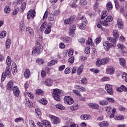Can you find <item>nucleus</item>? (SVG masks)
<instances>
[{
  "label": "nucleus",
  "mask_w": 127,
  "mask_h": 127,
  "mask_svg": "<svg viewBox=\"0 0 127 127\" xmlns=\"http://www.w3.org/2000/svg\"><path fill=\"white\" fill-rule=\"evenodd\" d=\"M43 50V48L42 46L40 45V43H38L36 44V48L34 49L32 52V55L35 56H37V55H39L42 52Z\"/></svg>",
  "instance_id": "1"
},
{
  "label": "nucleus",
  "mask_w": 127,
  "mask_h": 127,
  "mask_svg": "<svg viewBox=\"0 0 127 127\" xmlns=\"http://www.w3.org/2000/svg\"><path fill=\"white\" fill-rule=\"evenodd\" d=\"M11 70H10V67L7 66L5 69V72H3L2 73L1 77V82H3L4 80H5V77H7L8 79L10 78L11 75Z\"/></svg>",
  "instance_id": "2"
},
{
  "label": "nucleus",
  "mask_w": 127,
  "mask_h": 127,
  "mask_svg": "<svg viewBox=\"0 0 127 127\" xmlns=\"http://www.w3.org/2000/svg\"><path fill=\"white\" fill-rule=\"evenodd\" d=\"M62 93V90L56 88L53 89V97L54 99L56 101H58V102H60L61 101L60 99V95H61V93Z\"/></svg>",
  "instance_id": "3"
},
{
  "label": "nucleus",
  "mask_w": 127,
  "mask_h": 127,
  "mask_svg": "<svg viewBox=\"0 0 127 127\" xmlns=\"http://www.w3.org/2000/svg\"><path fill=\"white\" fill-rule=\"evenodd\" d=\"M81 20L82 22L78 25V27L80 29L84 30L86 28V24H87V19L84 16H82L80 19Z\"/></svg>",
  "instance_id": "4"
},
{
  "label": "nucleus",
  "mask_w": 127,
  "mask_h": 127,
  "mask_svg": "<svg viewBox=\"0 0 127 127\" xmlns=\"http://www.w3.org/2000/svg\"><path fill=\"white\" fill-rule=\"evenodd\" d=\"M103 47L105 51H109L110 48L115 47V45L112 43H109V42L107 41H105L103 42Z\"/></svg>",
  "instance_id": "5"
},
{
  "label": "nucleus",
  "mask_w": 127,
  "mask_h": 127,
  "mask_svg": "<svg viewBox=\"0 0 127 127\" xmlns=\"http://www.w3.org/2000/svg\"><path fill=\"white\" fill-rule=\"evenodd\" d=\"M114 3L115 5V7L117 9H119L120 8V12L121 13H123L125 12V5H122L120 6V4H119V1H118V0H114Z\"/></svg>",
  "instance_id": "6"
},
{
  "label": "nucleus",
  "mask_w": 127,
  "mask_h": 127,
  "mask_svg": "<svg viewBox=\"0 0 127 127\" xmlns=\"http://www.w3.org/2000/svg\"><path fill=\"white\" fill-rule=\"evenodd\" d=\"M64 102L66 105H72L74 103L73 98L70 96H66L64 98Z\"/></svg>",
  "instance_id": "7"
},
{
  "label": "nucleus",
  "mask_w": 127,
  "mask_h": 127,
  "mask_svg": "<svg viewBox=\"0 0 127 127\" xmlns=\"http://www.w3.org/2000/svg\"><path fill=\"white\" fill-rule=\"evenodd\" d=\"M49 118L51 119L52 124L57 125V124L60 123V120H59L58 117L50 115H49Z\"/></svg>",
  "instance_id": "8"
},
{
  "label": "nucleus",
  "mask_w": 127,
  "mask_h": 127,
  "mask_svg": "<svg viewBox=\"0 0 127 127\" xmlns=\"http://www.w3.org/2000/svg\"><path fill=\"white\" fill-rule=\"evenodd\" d=\"M105 89L109 95L114 94V90H113V86L111 84H107L105 86Z\"/></svg>",
  "instance_id": "9"
},
{
  "label": "nucleus",
  "mask_w": 127,
  "mask_h": 127,
  "mask_svg": "<svg viewBox=\"0 0 127 127\" xmlns=\"http://www.w3.org/2000/svg\"><path fill=\"white\" fill-rule=\"evenodd\" d=\"M43 84L48 87H51V86L53 85V79L50 78H48L43 82Z\"/></svg>",
  "instance_id": "10"
},
{
  "label": "nucleus",
  "mask_w": 127,
  "mask_h": 127,
  "mask_svg": "<svg viewBox=\"0 0 127 127\" xmlns=\"http://www.w3.org/2000/svg\"><path fill=\"white\" fill-rule=\"evenodd\" d=\"M35 10L31 9L28 11V14L27 15V18L30 19V18H34L35 16Z\"/></svg>",
  "instance_id": "11"
},
{
  "label": "nucleus",
  "mask_w": 127,
  "mask_h": 127,
  "mask_svg": "<svg viewBox=\"0 0 127 127\" xmlns=\"http://www.w3.org/2000/svg\"><path fill=\"white\" fill-rule=\"evenodd\" d=\"M75 30H76V25H72L69 28V36L71 37L75 36Z\"/></svg>",
  "instance_id": "12"
},
{
  "label": "nucleus",
  "mask_w": 127,
  "mask_h": 127,
  "mask_svg": "<svg viewBox=\"0 0 127 127\" xmlns=\"http://www.w3.org/2000/svg\"><path fill=\"white\" fill-rule=\"evenodd\" d=\"M12 90L14 96H15V97H18L19 96V93H20L18 87L14 86L13 87Z\"/></svg>",
  "instance_id": "13"
},
{
  "label": "nucleus",
  "mask_w": 127,
  "mask_h": 127,
  "mask_svg": "<svg viewBox=\"0 0 127 127\" xmlns=\"http://www.w3.org/2000/svg\"><path fill=\"white\" fill-rule=\"evenodd\" d=\"M26 31L30 37H32L34 35V31L31 27H27L26 28Z\"/></svg>",
  "instance_id": "14"
},
{
  "label": "nucleus",
  "mask_w": 127,
  "mask_h": 127,
  "mask_svg": "<svg viewBox=\"0 0 127 127\" xmlns=\"http://www.w3.org/2000/svg\"><path fill=\"white\" fill-rule=\"evenodd\" d=\"M75 20V17L71 16L68 19H66L64 20V24H71L73 21Z\"/></svg>",
  "instance_id": "15"
},
{
  "label": "nucleus",
  "mask_w": 127,
  "mask_h": 127,
  "mask_svg": "<svg viewBox=\"0 0 127 127\" xmlns=\"http://www.w3.org/2000/svg\"><path fill=\"white\" fill-rule=\"evenodd\" d=\"M117 47L118 49L120 50V51H121L122 53H127V52L125 51L126 47H125L124 45L122 44H118Z\"/></svg>",
  "instance_id": "16"
},
{
  "label": "nucleus",
  "mask_w": 127,
  "mask_h": 127,
  "mask_svg": "<svg viewBox=\"0 0 127 127\" xmlns=\"http://www.w3.org/2000/svg\"><path fill=\"white\" fill-rule=\"evenodd\" d=\"M117 25L119 29H123V28H124V22H123V20H122V19H118Z\"/></svg>",
  "instance_id": "17"
},
{
  "label": "nucleus",
  "mask_w": 127,
  "mask_h": 127,
  "mask_svg": "<svg viewBox=\"0 0 127 127\" xmlns=\"http://www.w3.org/2000/svg\"><path fill=\"white\" fill-rule=\"evenodd\" d=\"M11 70L13 75L17 73V66L15 63H13L11 65Z\"/></svg>",
  "instance_id": "18"
},
{
  "label": "nucleus",
  "mask_w": 127,
  "mask_h": 127,
  "mask_svg": "<svg viewBox=\"0 0 127 127\" xmlns=\"http://www.w3.org/2000/svg\"><path fill=\"white\" fill-rule=\"evenodd\" d=\"M80 119L82 121H88L91 119V116L89 114H82L80 116Z\"/></svg>",
  "instance_id": "19"
},
{
  "label": "nucleus",
  "mask_w": 127,
  "mask_h": 127,
  "mask_svg": "<svg viewBox=\"0 0 127 127\" xmlns=\"http://www.w3.org/2000/svg\"><path fill=\"white\" fill-rule=\"evenodd\" d=\"M62 40L63 42H64V43L69 44L72 42V38H70V37H68V36L64 37Z\"/></svg>",
  "instance_id": "20"
},
{
  "label": "nucleus",
  "mask_w": 127,
  "mask_h": 127,
  "mask_svg": "<svg viewBox=\"0 0 127 127\" xmlns=\"http://www.w3.org/2000/svg\"><path fill=\"white\" fill-rule=\"evenodd\" d=\"M24 29H25V25L24 24V21H21L20 22V25H19L20 32H23V31H24Z\"/></svg>",
  "instance_id": "21"
},
{
  "label": "nucleus",
  "mask_w": 127,
  "mask_h": 127,
  "mask_svg": "<svg viewBox=\"0 0 127 127\" xmlns=\"http://www.w3.org/2000/svg\"><path fill=\"white\" fill-rule=\"evenodd\" d=\"M115 73V68L109 67L106 69V74L108 75H113Z\"/></svg>",
  "instance_id": "22"
},
{
  "label": "nucleus",
  "mask_w": 127,
  "mask_h": 127,
  "mask_svg": "<svg viewBox=\"0 0 127 127\" xmlns=\"http://www.w3.org/2000/svg\"><path fill=\"white\" fill-rule=\"evenodd\" d=\"M89 108L91 109H94V110H98L99 108V105L96 103H89L88 104Z\"/></svg>",
  "instance_id": "23"
},
{
  "label": "nucleus",
  "mask_w": 127,
  "mask_h": 127,
  "mask_svg": "<svg viewBox=\"0 0 127 127\" xmlns=\"http://www.w3.org/2000/svg\"><path fill=\"white\" fill-rule=\"evenodd\" d=\"M98 126L100 127H109V122L107 121H102L99 123Z\"/></svg>",
  "instance_id": "24"
},
{
  "label": "nucleus",
  "mask_w": 127,
  "mask_h": 127,
  "mask_svg": "<svg viewBox=\"0 0 127 127\" xmlns=\"http://www.w3.org/2000/svg\"><path fill=\"white\" fill-rule=\"evenodd\" d=\"M84 70V65L81 64L80 66L77 67V75H81Z\"/></svg>",
  "instance_id": "25"
},
{
  "label": "nucleus",
  "mask_w": 127,
  "mask_h": 127,
  "mask_svg": "<svg viewBox=\"0 0 127 127\" xmlns=\"http://www.w3.org/2000/svg\"><path fill=\"white\" fill-rule=\"evenodd\" d=\"M112 34L114 38H116V39H119V37L120 36V33H119V31L117 30H114Z\"/></svg>",
  "instance_id": "26"
},
{
  "label": "nucleus",
  "mask_w": 127,
  "mask_h": 127,
  "mask_svg": "<svg viewBox=\"0 0 127 127\" xmlns=\"http://www.w3.org/2000/svg\"><path fill=\"white\" fill-rule=\"evenodd\" d=\"M56 108L60 110L61 111H64L65 107L63 105L61 104V103H58L56 105Z\"/></svg>",
  "instance_id": "27"
},
{
  "label": "nucleus",
  "mask_w": 127,
  "mask_h": 127,
  "mask_svg": "<svg viewBox=\"0 0 127 127\" xmlns=\"http://www.w3.org/2000/svg\"><path fill=\"white\" fill-rule=\"evenodd\" d=\"M24 75L26 79H28V78L30 77V70H29L28 69H25L24 72Z\"/></svg>",
  "instance_id": "28"
},
{
  "label": "nucleus",
  "mask_w": 127,
  "mask_h": 127,
  "mask_svg": "<svg viewBox=\"0 0 127 127\" xmlns=\"http://www.w3.org/2000/svg\"><path fill=\"white\" fill-rule=\"evenodd\" d=\"M106 9H107V10H112L113 9V3L112 1H109L106 4Z\"/></svg>",
  "instance_id": "29"
},
{
  "label": "nucleus",
  "mask_w": 127,
  "mask_h": 127,
  "mask_svg": "<svg viewBox=\"0 0 127 127\" xmlns=\"http://www.w3.org/2000/svg\"><path fill=\"white\" fill-rule=\"evenodd\" d=\"M12 88H13V82L10 80L7 84V90H11Z\"/></svg>",
  "instance_id": "30"
},
{
  "label": "nucleus",
  "mask_w": 127,
  "mask_h": 127,
  "mask_svg": "<svg viewBox=\"0 0 127 127\" xmlns=\"http://www.w3.org/2000/svg\"><path fill=\"white\" fill-rule=\"evenodd\" d=\"M42 123L43 124V126L46 127H51V124L50 122L47 120H43L42 121Z\"/></svg>",
  "instance_id": "31"
},
{
  "label": "nucleus",
  "mask_w": 127,
  "mask_h": 127,
  "mask_svg": "<svg viewBox=\"0 0 127 127\" xmlns=\"http://www.w3.org/2000/svg\"><path fill=\"white\" fill-rule=\"evenodd\" d=\"M11 44V41L10 39H7L5 42V47L6 49H9L10 48V45Z\"/></svg>",
  "instance_id": "32"
},
{
  "label": "nucleus",
  "mask_w": 127,
  "mask_h": 127,
  "mask_svg": "<svg viewBox=\"0 0 127 127\" xmlns=\"http://www.w3.org/2000/svg\"><path fill=\"white\" fill-rule=\"evenodd\" d=\"M26 107H28V108H32V107H33V104L31 101H29L28 99H26Z\"/></svg>",
  "instance_id": "33"
},
{
  "label": "nucleus",
  "mask_w": 127,
  "mask_h": 127,
  "mask_svg": "<svg viewBox=\"0 0 127 127\" xmlns=\"http://www.w3.org/2000/svg\"><path fill=\"white\" fill-rule=\"evenodd\" d=\"M4 12L7 14L10 12V7L8 5H5L4 7Z\"/></svg>",
  "instance_id": "34"
},
{
  "label": "nucleus",
  "mask_w": 127,
  "mask_h": 127,
  "mask_svg": "<svg viewBox=\"0 0 127 127\" xmlns=\"http://www.w3.org/2000/svg\"><path fill=\"white\" fill-rule=\"evenodd\" d=\"M110 61V58H105L101 59V63L102 65H105L107 64V63Z\"/></svg>",
  "instance_id": "35"
},
{
  "label": "nucleus",
  "mask_w": 127,
  "mask_h": 127,
  "mask_svg": "<svg viewBox=\"0 0 127 127\" xmlns=\"http://www.w3.org/2000/svg\"><path fill=\"white\" fill-rule=\"evenodd\" d=\"M94 9L97 12H100V9L99 7V3L96 2L94 5Z\"/></svg>",
  "instance_id": "36"
},
{
  "label": "nucleus",
  "mask_w": 127,
  "mask_h": 127,
  "mask_svg": "<svg viewBox=\"0 0 127 127\" xmlns=\"http://www.w3.org/2000/svg\"><path fill=\"white\" fill-rule=\"evenodd\" d=\"M107 40L112 43H117V41H118V39L110 37L107 38Z\"/></svg>",
  "instance_id": "37"
},
{
  "label": "nucleus",
  "mask_w": 127,
  "mask_h": 127,
  "mask_svg": "<svg viewBox=\"0 0 127 127\" xmlns=\"http://www.w3.org/2000/svg\"><path fill=\"white\" fill-rule=\"evenodd\" d=\"M120 64L123 67H125V66L127 65V64L126 63V60H125L124 58L120 59Z\"/></svg>",
  "instance_id": "38"
},
{
  "label": "nucleus",
  "mask_w": 127,
  "mask_h": 127,
  "mask_svg": "<svg viewBox=\"0 0 127 127\" xmlns=\"http://www.w3.org/2000/svg\"><path fill=\"white\" fill-rule=\"evenodd\" d=\"M46 26H47V22H44L41 26L40 28V31H44V29L46 28Z\"/></svg>",
  "instance_id": "39"
},
{
  "label": "nucleus",
  "mask_w": 127,
  "mask_h": 127,
  "mask_svg": "<svg viewBox=\"0 0 127 127\" xmlns=\"http://www.w3.org/2000/svg\"><path fill=\"white\" fill-rule=\"evenodd\" d=\"M100 23L101 24V25L105 26L106 27L109 25V22L107 21L106 19L103 21H100Z\"/></svg>",
  "instance_id": "40"
},
{
  "label": "nucleus",
  "mask_w": 127,
  "mask_h": 127,
  "mask_svg": "<svg viewBox=\"0 0 127 127\" xmlns=\"http://www.w3.org/2000/svg\"><path fill=\"white\" fill-rule=\"evenodd\" d=\"M99 104L100 106H107V105H109V102L106 100H102L99 102Z\"/></svg>",
  "instance_id": "41"
},
{
  "label": "nucleus",
  "mask_w": 127,
  "mask_h": 127,
  "mask_svg": "<svg viewBox=\"0 0 127 127\" xmlns=\"http://www.w3.org/2000/svg\"><path fill=\"white\" fill-rule=\"evenodd\" d=\"M74 88L75 89H77V90H79L80 92H86V89L83 87H81L79 85H75Z\"/></svg>",
  "instance_id": "42"
},
{
  "label": "nucleus",
  "mask_w": 127,
  "mask_h": 127,
  "mask_svg": "<svg viewBox=\"0 0 127 127\" xmlns=\"http://www.w3.org/2000/svg\"><path fill=\"white\" fill-rule=\"evenodd\" d=\"M101 19L106 18L107 15H108V11L105 10L102 12L101 13Z\"/></svg>",
  "instance_id": "43"
},
{
  "label": "nucleus",
  "mask_w": 127,
  "mask_h": 127,
  "mask_svg": "<svg viewBox=\"0 0 127 127\" xmlns=\"http://www.w3.org/2000/svg\"><path fill=\"white\" fill-rule=\"evenodd\" d=\"M78 109H79V106H78L77 104H73L70 106L71 111H76V110H78Z\"/></svg>",
  "instance_id": "44"
},
{
  "label": "nucleus",
  "mask_w": 127,
  "mask_h": 127,
  "mask_svg": "<svg viewBox=\"0 0 127 127\" xmlns=\"http://www.w3.org/2000/svg\"><path fill=\"white\" fill-rule=\"evenodd\" d=\"M52 26V24L50 26H48L46 28V30H45L44 33L45 34H49L50 32H51V26Z\"/></svg>",
  "instance_id": "45"
},
{
  "label": "nucleus",
  "mask_w": 127,
  "mask_h": 127,
  "mask_svg": "<svg viewBox=\"0 0 127 127\" xmlns=\"http://www.w3.org/2000/svg\"><path fill=\"white\" fill-rule=\"evenodd\" d=\"M90 71L92 72V73H94L95 74H99V73H100L99 69L96 68H90Z\"/></svg>",
  "instance_id": "46"
},
{
  "label": "nucleus",
  "mask_w": 127,
  "mask_h": 127,
  "mask_svg": "<svg viewBox=\"0 0 127 127\" xmlns=\"http://www.w3.org/2000/svg\"><path fill=\"white\" fill-rule=\"evenodd\" d=\"M6 64L9 67L11 65V60H10V57H9V56L7 57Z\"/></svg>",
  "instance_id": "47"
},
{
  "label": "nucleus",
  "mask_w": 127,
  "mask_h": 127,
  "mask_svg": "<svg viewBox=\"0 0 127 127\" xmlns=\"http://www.w3.org/2000/svg\"><path fill=\"white\" fill-rule=\"evenodd\" d=\"M55 64H57V61L54 60L49 62L48 65V66H53V65H55Z\"/></svg>",
  "instance_id": "48"
},
{
  "label": "nucleus",
  "mask_w": 127,
  "mask_h": 127,
  "mask_svg": "<svg viewBox=\"0 0 127 127\" xmlns=\"http://www.w3.org/2000/svg\"><path fill=\"white\" fill-rule=\"evenodd\" d=\"M90 51H91V47L90 46H87L85 49L84 52L86 54H89Z\"/></svg>",
  "instance_id": "49"
},
{
  "label": "nucleus",
  "mask_w": 127,
  "mask_h": 127,
  "mask_svg": "<svg viewBox=\"0 0 127 127\" xmlns=\"http://www.w3.org/2000/svg\"><path fill=\"white\" fill-rule=\"evenodd\" d=\"M86 44L88 45H94V43H93V41L91 39V37H89L88 39V41L86 42Z\"/></svg>",
  "instance_id": "50"
},
{
  "label": "nucleus",
  "mask_w": 127,
  "mask_h": 127,
  "mask_svg": "<svg viewBox=\"0 0 127 127\" xmlns=\"http://www.w3.org/2000/svg\"><path fill=\"white\" fill-rule=\"evenodd\" d=\"M114 119L117 121H121V120H124V116L122 115H118L115 117Z\"/></svg>",
  "instance_id": "51"
},
{
  "label": "nucleus",
  "mask_w": 127,
  "mask_h": 127,
  "mask_svg": "<svg viewBox=\"0 0 127 127\" xmlns=\"http://www.w3.org/2000/svg\"><path fill=\"white\" fill-rule=\"evenodd\" d=\"M36 63L39 64V65H42V64H43L44 63V60L43 59H38L36 60Z\"/></svg>",
  "instance_id": "52"
},
{
  "label": "nucleus",
  "mask_w": 127,
  "mask_h": 127,
  "mask_svg": "<svg viewBox=\"0 0 127 127\" xmlns=\"http://www.w3.org/2000/svg\"><path fill=\"white\" fill-rule=\"evenodd\" d=\"M49 21H54L56 19L55 16L53 14L50 15V17L48 18Z\"/></svg>",
  "instance_id": "53"
},
{
  "label": "nucleus",
  "mask_w": 127,
  "mask_h": 127,
  "mask_svg": "<svg viewBox=\"0 0 127 127\" xmlns=\"http://www.w3.org/2000/svg\"><path fill=\"white\" fill-rule=\"evenodd\" d=\"M18 11H19V8H16L14 9L12 12V15H16V14H17V13H18Z\"/></svg>",
  "instance_id": "54"
},
{
  "label": "nucleus",
  "mask_w": 127,
  "mask_h": 127,
  "mask_svg": "<svg viewBox=\"0 0 127 127\" xmlns=\"http://www.w3.org/2000/svg\"><path fill=\"white\" fill-rule=\"evenodd\" d=\"M26 8V3L23 2L20 7V9H21L22 12L24 11V10Z\"/></svg>",
  "instance_id": "55"
},
{
  "label": "nucleus",
  "mask_w": 127,
  "mask_h": 127,
  "mask_svg": "<svg viewBox=\"0 0 127 127\" xmlns=\"http://www.w3.org/2000/svg\"><path fill=\"white\" fill-rule=\"evenodd\" d=\"M73 93L76 95V96H77L78 97H81L82 95H81V93H80V92L77 90H72Z\"/></svg>",
  "instance_id": "56"
},
{
  "label": "nucleus",
  "mask_w": 127,
  "mask_h": 127,
  "mask_svg": "<svg viewBox=\"0 0 127 127\" xmlns=\"http://www.w3.org/2000/svg\"><path fill=\"white\" fill-rule=\"evenodd\" d=\"M5 36H6V31H2L0 34V38H4Z\"/></svg>",
  "instance_id": "57"
},
{
  "label": "nucleus",
  "mask_w": 127,
  "mask_h": 127,
  "mask_svg": "<svg viewBox=\"0 0 127 127\" xmlns=\"http://www.w3.org/2000/svg\"><path fill=\"white\" fill-rule=\"evenodd\" d=\"M40 103H41V104H42V105H44L45 106V105H47L48 101H47V100H46V99L43 98V99H41Z\"/></svg>",
  "instance_id": "58"
},
{
  "label": "nucleus",
  "mask_w": 127,
  "mask_h": 127,
  "mask_svg": "<svg viewBox=\"0 0 127 127\" xmlns=\"http://www.w3.org/2000/svg\"><path fill=\"white\" fill-rule=\"evenodd\" d=\"M81 82L82 85H87V83H88L87 79L85 77L82 78V79L81 80Z\"/></svg>",
  "instance_id": "59"
},
{
  "label": "nucleus",
  "mask_w": 127,
  "mask_h": 127,
  "mask_svg": "<svg viewBox=\"0 0 127 127\" xmlns=\"http://www.w3.org/2000/svg\"><path fill=\"white\" fill-rule=\"evenodd\" d=\"M29 124L30 127H36V125H35L34 121L33 120H30L29 121Z\"/></svg>",
  "instance_id": "60"
},
{
  "label": "nucleus",
  "mask_w": 127,
  "mask_h": 127,
  "mask_svg": "<svg viewBox=\"0 0 127 127\" xmlns=\"http://www.w3.org/2000/svg\"><path fill=\"white\" fill-rule=\"evenodd\" d=\"M14 122L15 123H21V122H23V118L21 117L16 118L14 120Z\"/></svg>",
  "instance_id": "61"
},
{
  "label": "nucleus",
  "mask_w": 127,
  "mask_h": 127,
  "mask_svg": "<svg viewBox=\"0 0 127 127\" xmlns=\"http://www.w3.org/2000/svg\"><path fill=\"white\" fill-rule=\"evenodd\" d=\"M64 74L67 75L68 74H70L71 73V69H70V67H67L64 70Z\"/></svg>",
  "instance_id": "62"
},
{
  "label": "nucleus",
  "mask_w": 127,
  "mask_h": 127,
  "mask_svg": "<svg viewBox=\"0 0 127 127\" xmlns=\"http://www.w3.org/2000/svg\"><path fill=\"white\" fill-rule=\"evenodd\" d=\"M107 22H112L113 21V17L111 15H109L107 17V18L105 19Z\"/></svg>",
  "instance_id": "63"
},
{
  "label": "nucleus",
  "mask_w": 127,
  "mask_h": 127,
  "mask_svg": "<svg viewBox=\"0 0 127 127\" xmlns=\"http://www.w3.org/2000/svg\"><path fill=\"white\" fill-rule=\"evenodd\" d=\"M79 4L84 6V5H86L87 4V0H80Z\"/></svg>",
  "instance_id": "64"
}]
</instances>
